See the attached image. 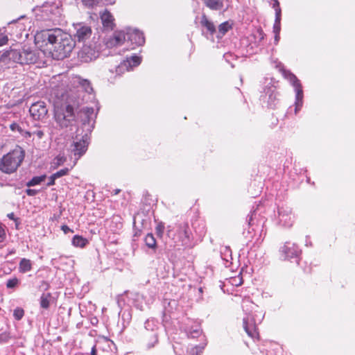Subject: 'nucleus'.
Instances as JSON below:
<instances>
[{
	"mask_svg": "<svg viewBox=\"0 0 355 355\" xmlns=\"http://www.w3.org/2000/svg\"><path fill=\"white\" fill-rule=\"evenodd\" d=\"M275 10V19L273 25V32L274 33H279L281 31V15L282 11L279 7V3L278 1H275V3L274 4Z\"/></svg>",
	"mask_w": 355,
	"mask_h": 355,
	"instance_id": "obj_19",
	"label": "nucleus"
},
{
	"mask_svg": "<svg viewBox=\"0 0 355 355\" xmlns=\"http://www.w3.org/2000/svg\"><path fill=\"white\" fill-rule=\"evenodd\" d=\"M46 178V175H42L40 176H35L31 180L27 182L26 183V185L28 187H34V186L40 184L43 181L45 180Z\"/></svg>",
	"mask_w": 355,
	"mask_h": 355,
	"instance_id": "obj_31",
	"label": "nucleus"
},
{
	"mask_svg": "<svg viewBox=\"0 0 355 355\" xmlns=\"http://www.w3.org/2000/svg\"><path fill=\"white\" fill-rule=\"evenodd\" d=\"M5 238L4 230L0 226V242H2Z\"/></svg>",
	"mask_w": 355,
	"mask_h": 355,
	"instance_id": "obj_50",
	"label": "nucleus"
},
{
	"mask_svg": "<svg viewBox=\"0 0 355 355\" xmlns=\"http://www.w3.org/2000/svg\"><path fill=\"white\" fill-rule=\"evenodd\" d=\"M32 262L30 259L23 258L20 260L19 263V272L21 273H26L32 270Z\"/></svg>",
	"mask_w": 355,
	"mask_h": 355,
	"instance_id": "obj_24",
	"label": "nucleus"
},
{
	"mask_svg": "<svg viewBox=\"0 0 355 355\" xmlns=\"http://www.w3.org/2000/svg\"><path fill=\"white\" fill-rule=\"evenodd\" d=\"M205 5L212 10H220L223 8V0H203Z\"/></svg>",
	"mask_w": 355,
	"mask_h": 355,
	"instance_id": "obj_23",
	"label": "nucleus"
},
{
	"mask_svg": "<svg viewBox=\"0 0 355 355\" xmlns=\"http://www.w3.org/2000/svg\"><path fill=\"white\" fill-rule=\"evenodd\" d=\"M33 134L36 135L39 139H42L44 136V132L42 130L35 131Z\"/></svg>",
	"mask_w": 355,
	"mask_h": 355,
	"instance_id": "obj_51",
	"label": "nucleus"
},
{
	"mask_svg": "<svg viewBox=\"0 0 355 355\" xmlns=\"http://www.w3.org/2000/svg\"><path fill=\"white\" fill-rule=\"evenodd\" d=\"M66 159L63 156L58 155L55 158V163L57 165H61L65 162Z\"/></svg>",
	"mask_w": 355,
	"mask_h": 355,
	"instance_id": "obj_44",
	"label": "nucleus"
},
{
	"mask_svg": "<svg viewBox=\"0 0 355 355\" xmlns=\"http://www.w3.org/2000/svg\"><path fill=\"white\" fill-rule=\"evenodd\" d=\"M125 40L130 41L137 46H142L145 43V37L142 32L137 29L127 28Z\"/></svg>",
	"mask_w": 355,
	"mask_h": 355,
	"instance_id": "obj_14",
	"label": "nucleus"
},
{
	"mask_svg": "<svg viewBox=\"0 0 355 355\" xmlns=\"http://www.w3.org/2000/svg\"><path fill=\"white\" fill-rule=\"evenodd\" d=\"M72 35L64 32L60 28L43 30L37 33L35 40L37 44L42 43L53 51V56L58 60L69 55L75 46L76 41L85 42L90 38L92 31L91 26L85 22L73 24Z\"/></svg>",
	"mask_w": 355,
	"mask_h": 355,
	"instance_id": "obj_1",
	"label": "nucleus"
},
{
	"mask_svg": "<svg viewBox=\"0 0 355 355\" xmlns=\"http://www.w3.org/2000/svg\"><path fill=\"white\" fill-rule=\"evenodd\" d=\"M165 230L164 223L159 222L155 227V233L159 238H162Z\"/></svg>",
	"mask_w": 355,
	"mask_h": 355,
	"instance_id": "obj_36",
	"label": "nucleus"
},
{
	"mask_svg": "<svg viewBox=\"0 0 355 355\" xmlns=\"http://www.w3.org/2000/svg\"><path fill=\"white\" fill-rule=\"evenodd\" d=\"M24 315V311L22 308L17 307L13 311V317L16 320H20Z\"/></svg>",
	"mask_w": 355,
	"mask_h": 355,
	"instance_id": "obj_37",
	"label": "nucleus"
},
{
	"mask_svg": "<svg viewBox=\"0 0 355 355\" xmlns=\"http://www.w3.org/2000/svg\"><path fill=\"white\" fill-rule=\"evenodd\" d=\"M55 9H56L57 13L60 15V10L58 9V8L55 7Z\"/></svg>",
	"mask_w": 355,
	"mask_h": 355,
	"instance_id": "obj_57",
	"label": "nucleus"
},
{
	"mask_svg": "<svg viewBox=\"0 0 355 355\" xmlns=\"http://www.w3.org/2000/svg\"><path fill=\"white\" fill-rule=\"evenodd\" d=\"M167 236L173 241L174 244L181 243V245L187 246L190 241L189 228L187 224H180L174 232L171 226L167 227Z\"/></svg>",
	"mask_w": 355,
	"mask_h": 355,
	"instance_id": "obj_7",
	"label": "nucleus"
},
{
	"mask_svg": "<svg viewBox=\"0 0 355 355\" xmlns=\"http://www.w3.org/2000/svg\"><path fill=\"white\" fill-rule=\"evenodd\" d=\"M125 41L124 31H115L112 36L105 40V44L107 48L121 46Z\"/></svg>",
	"mask_w": 355,
	"mask_h": 355,
	"instance_id": "obj_15",
	"label": "nucleus"
},
{
	"mask_svg": "<svg viewBox=\"0 0 355 355\" xmlns=\"http://www.w3.org/2000/svg\"><path fill=\"white\" fill-rule=\"evenodd\" d=\"M281 66H282V63L279 62L278 64L277 65V67H280Z\"/></svg>",
	"mask_w": 355,
	"mask_h": 355,
	"instance_id": "obj_58",
	"label": "nucleus"
},
{
	"mask_svg": "<svg viewBox=\"0 0 355 355\" xmlns=\"http://www.w3.org/2000/svg\"><path fill=\"white\" fill-rule=\"evenodd\" d=\"M69 171V169L68 168H62V169L57 171L56 173H53V175L58 179V178H60L62 176L67 175Z\"/></svg>",
	"mask_w": 355,
	"mask_h": 355,
	"instance_id": "obj_39",
	"label": "nucleus"
},
{
	"mask_svg": "<svg viewBox=\"0 0 355 355\" xmlns=\"http://www.w3.org/2000/svg\"><path fill=\"white\" fill-rule=\"evenodd\" d=\"M141 57L137 55H133L129 58H127L126 60L124 61L123 66L127 67L128 70H129L130 69H132V67L139 66L141 63Z\"/></svg>",
	"mask_w": 355,
	"mask_h": 355,
	"instance_id": "obj_21",
	"label": "nucleus"
},
{
	"mask_svg": "<svg viewBox=\"0 0 355 355\" xmlns=\"http://www.w3.org/2000/svg\"><path fill=\"white\" fill-rule=\"evenodd\" d=\"M19 284L20 280L17 277H13L7 280L6 285L8 289L15 290L19 286Z\"/></svg>",
	"mask_w": 355,
	"mask_h": 355,
	"instance_id": "obj_32",
	"label": "nucleus"
},
{
	"mask_svg": "<svg viewBox=\"0 0 355 355\" xmlns=\"http://www.w3.org/2000/svg\"><path fill=\"white\" fill-rule=\"evenodd\" d=\"M20 135L26 138H28V137H31L32 134L29 131H26V130H24L22 129V132H20Z\"/></svg>",
	"mask_w": 355,
	"mask_h": 355,
	"instance_id": "obj_49",
	"label": "nucleus"
},
{
	"mask_svg": "<svg viewBox=\"0 0 355 355\" xmlns=\"http://www.w3.org/2000/svg\"><path fill=\"white\" fill-rule=\"evenodd\" d=\"M233 24L229 21H226L218 26V31L216 30V36L218 39H222L224 35L232 28Z\"/></svg>",
	"mask_w": 355,
	"mask_h": 355,
	"instance_id": "obj_20",
	"label": "nucleus"
},
{
	"mask_svg": "<svg viewBox=\"0 0 355 355\" xmlns=\"http://www.w3.org/2000/svg\"><path fill=\"white\" fill-rule=\"evenodd\" d=\"M231 249L230 248V247H225L224 248V252H221L222 254H225V257L223 258L226 261H228L227 259V257H231L232 254H231Z\"/></svg>",
	"mask_w": 355,
	"mask_h": 355,
	"instance_id": "obj_43",
	"label": "nucleus"
},
{
	"mask_svg": "<svg viewBox=\"0 0 355 355\" xmlns=\"http://www.w3.org/2000/svg\"><path fill=\"white\" fill-rule=\"evenodd\" d=\"M51 294L50 293H42L40 298V307L44 309H48L50 306V300Z\"/></svg>",
	"mask_w": 355,
	"mask_h": 355,
	"instance_id": "obj_27",
	"label": "nucleus"
},
{
	"mask_svg": "<svg viewBox=\"0 0 355 355\" xmlns=\"http://www.w3.org/2000/svg\"><path fill=\"white\" fill-rule=\"evenodd\" d=\"M76 116L77 123L78 121L81 123V127H78L80 130V132L90 135L94 128L96 118V114L94 113V108L87 106L83 107L77 112Z\"/></svg>",
	"mask_w": 355,
	"mask_h": 355,
	"instance_id": "obj_4",
	"label": "nucleus"
},
{
	"mask_svg": "<svg viewBox=\"0 0 355 355\" xmlns=\"http://www.w3.org/2000/svg\"><path fill=\"white\" fill-rule=\"evenodd\" d=\"M6 32L7 30L6 27L0 28V46L6 44L8 42V37Z\"/></svg>",
	"mask_w": 355,
	"mask_h": 355,
	"instance_id": "obj_34",
	"label": "nucleus"
},
{
	"mask_svg": "<svg viewBox=\"0 0 355 355\" xmlns=\"http://www.w3.org/2000/svg\"><path fill=\"white\" fill-rule=\"evenodd\" d=\"M10 128L13 132L17 131L19 133L20 132H22V128L17 123H11L10 125Z\"/></svg>",
	"mask_w": 355,
	"mask_h": 355,
	"instance_id": "obj_41",
	"label": "nucleus"
},
{
	"mask_svg": "<svg viewBox=\"0 0 355 355\" xmlns=\"http://www.w3.org/2000/svg\"><path fill=\"white\" fill-rule=\"evenodd\" d=\"M25 18H26L25 16H21L17 19L12 20V21H10L8 24V27L9 28H12V29L14 28H16V29L19 30V32L24 31L26 28V26L23 23L21 22V20L23 19H25Z\"/></svg>",
	"mask_w": 355,
	"mask_h": 355,
	"instance_id": "obj_26",
	"label": "nucleus"
},
{
	"mask_svg": "<svg viewBox=\"0 0 355 355\" xmlns=\"http://www.w3.org/2000/svg\"><path fill=\"white\" fill-rule=\"evenodd\" d=\"M102 0H82L83 4L89 8H93L97 5H98Z\"/></svg>",
	"mask_w": 355,
	"mask_h": 355,
	"instance_id": "obj_38",
	"label": "nucleus"
},
{
	"mask_svg": "<svg viewBox=\"0 0 355 355\" xmlns=\"http://www.w3.org/2000/svg\"><path fill=\"white\" fill-rule=\"evenodd\" d=\"M184 331L187 337L191 338L199 337L202 332L200 324L189 319H187V322L185 323Z\"/></svg>",
	"mask_w": 355,
	"mask_h": 355,
	"instance_id": "obj_13",
	"label": "nucleus"
},
{
	"mask_svg": "<svg viewBox=\"0 0 355 355\" xmlns=\"http://www.w3.org/2000/svg\"><path fill=\"white\" fill-rule=\"evenodd\" d=\"M72 244L76 247L83 248L88 243L87 240L79 235H75L72 239Z\"/></svg>",
	"mask_w": 355,
	"mask_h": 355,
	"instance_id": "obj_30",
	"label": "nucleus"
},
{
	"mask_svg": "<svg viewBox=\"0 0 355 355\" xmlns=\"http://www.w3.org/2000/svg\"><path fill=\"white\" fill-rule=\"evenodd\" d=\"M277 223L285 227H291L293 223V216L291 209L286 205L278 207Z\"/></svg>",
	"mask_w": 355,
	"mask_h": 355,
	"instance_id": "obj_10",
	"label": "nucleus"
},
{
	"mask_svg": "<svg viewBox=\"0 0 355 355\" xmlns=\"http://www.w3.org/2000/svg\"><path fill=\"white\" fill-rule=\"evenodd\" d=\"M264 314L261 311H254L245 313L243 319V328L250 337H258L257 324L262 322Z\"/></svg>",
	"mask_w": 355,
	"mask_h": 355,
	"instance_id": "obj_6",
	"label": "nucleus"
},
{
	"mask_svg": "<svg viewBox=\"0 0 355 355\" xmlns=\"http://www.w3.org/2000/svg\"><path fill=\"white\" fill-rule=\"evenodd\" d=\"M145 337L147 339V348L151 349L158 343V332H154L153 334H145Z\"/></svg>",
	"mask_w": 355,
	"mask_h": 355,
	"instance_id": "obj_25",
	"label": "nucleus"
},
{
	"mask_svg": "<svg viewBox=\"0 0 355 355\" xmlns=\"http://www.w3.org/2000/svg\"><path fill=\"white\" fill-rule=\"evenodd\" d=\"M144 327L146 329V334H153L154 332H157L158 330V322L154 319L150 318L148 319L144 324Z\"/></svg>",
	"mask_w": 355,
	"mask_h": 355,
	"instance_id": "obj_22",
	"label": "nucleus"
},
{
	"mask_svg": "<svg viewBox=\"0 0 355 355\" xmlns=\"http://www.w3.org/2000/svg\"><path fill=\"white\" fill-rule=\"evenodd\" d=\"M82 88L88 94H91L93 91V88L91 86L89 81L87 80H80L79 82Z\"/></svg>",
	"mask_w": 355,
	"mask_h": 355,
	"instance_id": "obj_35",
	"label": "nucleus"
},
{
	"mask_svg": "<svg viewBox=\"0 0 355 355\" xmlns=\"http://www.w3.org/2000/svg\"><path fill=\"white\" fill-rule=\"evenodd\" d=\"M26 193L28 196H35L38 193V191L28 188L26 190Z\"/></svg>",
	"mask_w": 355,
	"mask_h": 355,
	"instance_id": "obj_45",
	"label": "nucleus"
},
{
	"mask_svg": "<svg viewBox=\"0 0 355 355\" xmlns=\"http://www.w3.org/2000/svg\"><path fill=\"white\" fill-rule=\"evenodd\" d=\"M200 23L202 28V35H206L207 37H209V35L213 37L216 33V28L214 22L210 21L205 14L202 15Z\"/></svg>",
	"mask_w": 355,
	"mask_h": 355,
	"instance_id": "obj_16",
	"label": "nucleus"
},
{
	"mask_svg": "<svg viewBox=\"0 0 355 355\" xmlns=\"http://www.w3.org/2000/svg\"><path fill=\"white\" fill-rule=\"evenodd\" d=\"M100 17L103 28L107 31L113 30L115 26L114 22V18L107 9H105L103 12H100Z\"/></svg>",
	"mask_w": 355,
	"mask_h": 355,
	"instance_id": "obj_18",
	"label": "nucleus"
},
{
	"mask_svg": "<svg viewBox=\"0 0 355 355\" xmlns=\"http://www.w3.org/2000/svg\"><path fill=\"white\" fill-rule=\"evenodd\" d=\"M88 50V48L87 47H85L83 50H82V53H87V51Z\"/></svg>",
	"mask_w": 355,
	"mask_h": 355,
	"instance_id": "obj_56",
	"label": "nucleus"
},
{
	"mask_svg": "<svg viewBox=\"0 0 355 355\" xmlns=\"http://www.w3.org/2000/svg\"><path fill=\"white\" fill-rule=\"evenodd\" d=\"M283 74L284 77L288 79L292 84L295 92V114L301 110L303 105V90L300 80L296 77L295 74L291 73L290 71L283 70Z\"/></svg>",
	"mask_w": 355,
	"mask_h": 355,
	"instance_id": "obj_8",
	"label": "nucleus"
},
{
	"mask_svg": "<svg viewBox=\"0 0 355 355\" xmlns=\"http://www.w3.org/2000/svg\"><path fill=\"white\" fill-rule=\"evenodd\" d=\"M29 112L34 120L40 121L46 117L48 110L44 101H37L31 105Z\"/></svg>",
	"mask_w": 355,
	"mask_h": 355,
	"instance_id": "obj_11",
	"label": "nucleus"
},
{
	"mask_svg": "<svg viewBox=\"0 0 355 355\" xmlns=\"http://www.w3.org/2000/svg\"><path fill=\"white\" fill-rule=\"evenodd\" d=\"M49 287V285L47 282L42 280L41 282V284L40 285V288L44 290H47Z\"/></svg>",
	"mask_w": 355,
	"mask_h": 355,
	"instance_id": "obj_48",
	"label": "nucleus"
},
{
	"mask_svg": "<svg viewBox=\"0 0 355 355\" xmlns=\"http://www.w3.org/2000/svg\"><path fill=\"white\" fill-rule=\"evenodd\" d=\"M279 33H275V42L277 44L279 40Z\"/></svg>",
	"mask_w": 355,
	"mask_h": 355,
	"instance_id": "obj_55",
	"label": "nucleus"
},
{
	"mask_svg": "<svg viewBox=\"0 0 355 355\" xmlns=\"http://www.w3.org/2000/svg\"><path fill=\"white\" fill-rule=\"evenodd\" d=\"M54 117L57 123L62 128H70V130H72V127L77 125L76 114L71 105L55 108Z\"/></svg>",
	"mask_w": 355,
	"mask_h": 355,
	"instance_id": "obj_3",
	"label": "nucleus"
},
{
	"mask_svg": "<svg viewBox=\"0 0 355 355\" xmlns=\"http://www.w3.org/2000/svg\"><path fill=\"white\" fill-rule=\"evenodd\" d=\"M146 245L153 250L157 249V241L153 234L148 233L144 238Z\"/></svg>",
	"mask_w": 355,
	"mask_h": 355,
	"instance_id": "obj_28",
	"label": "nucleus"
},
{
	"mask_svg": "<svg viewBox=\"0 0 355 355\" xmlns=\"http://www.w3.org/2000/svg\"><path fill=\"white\" fill-rule=\"evenodd\" d=\"M266 94H268V106L270 108H274L276 105V101H277V94L275 92V91L271 88H268L267 89Z\"/></svg>",
	"mask_w": 355,
	"mask_h": 355,
	"instance_id": "obj_29",
	"label": "nucleus"
},
{
	"mask_svg": "<svg viewBox=\"0 0 355 355\" xmlns=\"http://www.w3.org/2000/svg\"><path fill=\"white\" fill-rule=\"evenodd\" d=\"M205 342L203 343L200 344L199 345H196L195 347L191 349L189 355H201L202 350L207 345L206 339L205 338V336H203Z\"/></svg>",
	"mask_w": 355,
	"mask_h": 355,
	"instance_id": "obj_33",
	"label": "nucleus"
},
{
	"mask_svg": "<svg viewBox=\"0 0 355 355\" xmlns=\"http://www.w3.org/2000/svg\"><path fill=\"white\" fill-rule=\"evenodd\" d=\"M258 34H259V36L260 37V40H263L264 38V33L263 32L262 30H258L257 31Z\"/></svg>",
	"mask_w": 355,
	"mask_h": 355,
	"instance_id": "obj_52",
	"label": "nucleus"
},
{
	"mask_svg": "<svg viewBox=\"0 0 355 355\" xmlns=\"http://www.w3.org/2000/svg\"><path fill=\"white\" fill-rule=\"evenodd\" d=\"M281 257L284 260L295 261L299 264L300 257L301 255V250L295 243L286 242L280 248Z\"/></svg>",
	"mask_w": 355,
	"mask_h": 355,
	"instance_id": "obj_9",
	"label": "nucleus"
},
{
	"mask_svg": "<svg viewBox=\"0 0 355 355\" xmlns=\"http://www.w3.org/2000/svg\"><path fill=\"white\" fill-rule=\"evenodd\" d=\"M256 215H257L256 211L254 210L253 211H251L250 214L248 216L247 221L250 226L253 225L252 222H253L254 218L256 217Z\"/></svg>",
	"mask_w": 355,
	"mask_h": 355,
	"instance_id": "obj_42",
	"label": "nucleus"
},
{
	"mask_svg": "<svg viewBox=\"0 0 355 355\" xmlns=\"http://www.w3.org/2000/svg\"><path fill=\"white\" fill-rule=\"evenodd\" d=\"M61 230L64 232V234H68L69 232H73V230L69 228L66 225H63L61 226Z\"/></svg>",
	"mask_w": 355,
	"mask_h": 355,
	"instance_id": "obj_47",
	"label": "nucleus"
},
{
	"mask_svg": "<svg viewBox=\"0 0 355 355\" xmlns=\"http://www.w3.org/2000/svg\"><path fill=\"white\" fill-rule=\"evenodd\" d=\"M73 142L70 146V150L74 156L75 162H77L87 150L89 144V135L80 132L77 128L76 135L72 137Z\"/></svg>",
	"mask_w": 355,
	"mask_h": 355,
	"instance_id": "obj_5",
	"label": "nucleus"
},
{
	"mask_svg": "<svg viewBox=\"0 0 355 355\" xmlns=\"http://www.w3.org/2000/svg\"><path fill=\"white\" fill-rule=\"evenodd\" d=\"M21 64H33L35 63L38 59L36 52L26 46L21 48Z\"/></svg>",
	"mask_w": 355,
	"mask_h": 355,
	"instance_id": "obj_17",
	"label": "nucleus"
},
{
	"mask_svg": "<svg viewBox=\"0 0 355 355\" xmlns=\"http://www.w3.org/2000/svg\"><path fill=\"white\" fill-rule=\"evenodd\" d=\"M57 178L54 176L53 174H52L49 178V182H47L46 184V186L47 187H51V186H53L55 184V181Z\"/></svg>",
	"mask_w": 355,
	"mask_h": 355,
	"instance_id": "obj_46",
	"label": "nucleus"
},
{
	"mask_svg": "<svg viewBox=\"0 0 355 355\" xmlns=\"http://www.w3.org/2000/svg\"><path fill=\"white\" fill-rule=\"evenodd\" d=\"M24 156V150L17 146L0 159V171L7 174L15 172L23 162Z\"/></svg>",
	"mask_w": 355,
	"mask_h": 355,
	"instance_id": "obj_2",
	"label": "nucleus"
},
{
	"mask_svg": "<svg viewBox=\"0 0 355 355\" xmlns=\"http://www.w3.org/2000/svg\"><path fill=\"white\" fill-rule=\"evenodd\" d=\"M21 49H10L5 51L0 56V61L3 62H8L12 61L13 62L21 64Z\"/></svg>",
	"mask_w": 355,
	"mask_h": 355,
	"instance_id": "obj_12",
	"label": "nucleus"
},
{
	"mask_svg": "<svg viewBox=\"0 0 355 355\" xmlns=\"http://www.w3.org/2000/svg\"><path fill=\"white\" fill-rule=\"evenodd\" d=\"M10 336L9 333L3 332L0 334V343H6L10 339Z\"/></svg>",
	"mask_w": 355,
	"mask_h": 355,
	"instance_id": "obj_40",
	"label": "nucleus"
},
{
	"mask_svg": "<svg viewBox=\"0 0 355 355\" xmlns=\"http://www.w3.org/2000/svg\"><path fill=\"white\" fill-rule=\"evenodd\" d=\"M91 355H97V351L95 345L92 348Z\"/></svg>",
	"mask_w": 355,
	"mask_h": 355,
	"instance_id": "obj_54",
	"label": "nucleus"
},
{
	"mask_svg": "<svg viewBox=\"0 0 355 355\" xmlns=\"http://www.w3.org/2000/svg\"><path fill=\"white\" fill-rule=\"evenodd\" d=\"M119 191H120V190L116 189V190L115 191V194H117Z\"/></svg>",
	"mask_w": 355,
	"mask_h": 355,
	"instance_id": "obj_59",
	"label": "nucleus"
},
{
	"mask_svg": "<svg viewBox=\"0 0 355 355\" xmlns=\"http://www.w3.org/2000/svg\"><path fill=\"white\" fill-rule=\"evenodd\" d=\"M7 216H8V218H10V219H11V220H16V218H15V214H14V213H12H12L8 214L7 215Z\"/></svg>",
	"mask_w": 355,
	"mask_h": 355,
	"instance_id": "obj_53",
	"label": "nucleus"
}]
</instances>
